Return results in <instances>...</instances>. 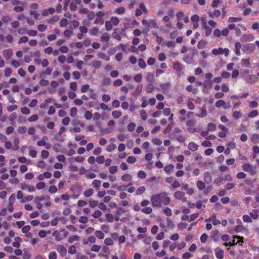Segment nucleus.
<instances>
[{"instance_id": "35", "label": "nucleus", "mask_w": 259, "mask_h": 259, "mask_svg": "<svg viewBox=\"0 0 259 259\" xmlns=\"http://www.w3.org/2000/svg\"><path fill=\"white\" fill-rule=\"evenodd\" d=\"M94 193V190L90 188L88 190H87L85 191H84L83 192V195L85 197H91Z\"/></svg>"}, {"instance_id": "34", "label": "nucleus", "mask_w": 259, "mask_h": 259, "mask_svg": "<svg viewBox=\"0 0 259 259\" xmlns=\"http://www.w3.org/2000/svg\"><path fill=\"white\" fill-rule=\"evenodd\" d=\"M80 240V237L77 235H73L68 238V241L70 243H73L75 241H78Z\"/></svg>"}, {"instance_id": "63", "label": "nucleus", "mask_w": 259, "mask_h": 259, "mask_svg": "<svg viewBox=\"0 0 259 259\" xmlns=\"http://www.w3.org/2000/svg\"><path fill=\"white\" fill-rule=\"evenodd\" d=\"M38 119V116L37 114H33L30 116L28 118V121L29 122H34Z\"/></svg>"}, {"instance_id": "13", "label": "nucleus", "mask_w": 259, "mask_h": 259, "mask_svg": "<svg viewBox=\"0 0 259 259\" xmlns=\"http://www.w3.org/2000/svg\"><path fill=\"white\" fill-rule=\"evenodd\" d=\"M174 169V165L172 164H170L169 165H166L164 167V171L168 175H170V174H171L173 172Z\"/></svg>"}, {"instance_id": "30", "label": "nucleus", "mask_w": 259, "mask_h": 259, "mask_svg": "<svg viewBox=\"0 0 259 259\" xmlns=\"http://www.w3.org/2000/svg\"><path fill=\"white\" fill-rule=\"evenodd\" d=\"M110 38V36L106 32L104 33L100 37L101 41L103 42H107L109 40Z\"/></svg>"}, {"instance_id": "29", "label": "nucleus", "mask_w": 259, "mask_h": 259, "mask_svg": "<svg viewBox=\"0 0 259 259\" xmlns=\"http://www.w3.org/2000/svg\"><path fill=\"white\" fill-rule=\"evenodd\" d=\"M77 109L75 107H73L70 109V115L72 117H75L77 114Z\"/></svg>"}, {"instance_id": "18", "label": "nucleus", "mask_w": 259, "mask_h": 259, "mask_svg": "<svg viewBox=\"0 0 259 259\" xmlns=\"http://www.w3.org/2000/svg\"><path fill=\"white\" fill-rule=\"evenodd\" d=\"M48 140V138L46 136L42 137L41 140L37 141V144L38 146H44L46 145V141Z\"/></svg>"}, {"instance_id": "26", "label": "nucleus", "mask_w": 259, "mask_h": 259, "mask_svg": "<svg viewBox=\"0 0 259 259\" xmlns=\"http://www.w3.org/2000/svg\"><path fill=\"white\" fill-rule=\"evenodd\" d=\"M148 27L158 28V26L154 20L150 19L149 20Z\"/></svg>"}, {"instance_id": "61", "label": "nucleus", "mask_w": 259, "mask_h": 259, "mask_svg": "<svg viewBox=\"0 0 259 259\" xmlns=\"http://www.w3.org/2000/svg\"><path fill=\"white\" fill-rule=\"evenodd\" d=\"M49 192L51 194L56 193L57 192V188L55 185H52L49 187Z\"/></svg>"}, {"instance_id": "38", "label": "nucleus", "mask_w": 259, "mask_h": 259, "mask_svg": "<svg viewBox=\"0 0 259 259\" xmlns=\"http://www.w3.org/2000/svg\"><path fill=\"white\" fill-rule=\"evenodd\" d=\"M121 180L124 182H128L132 180V177L131 175L126 174L123 175L121 178Z\"/></svg>"}, {"instance_id": "33", "label": "nucleus", "mask_w": 259, "mask_h": 259, "mask_svg": "<svg viewBox=\"0 0 259 259\" xmlns=\"http://www.w3.org/2000/svg\"><path fill=\"white\" fill-rule=\"evenodd\" d=\"M50 197L49 196H47L46 197L44 196H36L35 198L34 202H40V201H42L45 200H50Z\"/></svg>"}, {"instance_id": "39", "label": "nucleus", "mask_w": 259, "mask_h": 259, "mask_svg": "<svg viewBox=\"0 0 259 259\" xmlns=\"http://www.w3.org/2000/svg\"><path fill=\"white\" fill-rule=\"evenodd\" d=\"M2 22L6 25H8L9 22H10L12 20L11 18L8 16H5L3 17L2 19Z\"/></svg>"}, {"instance_id": "6", "label": "nucleus", "mask_w": 259, "mask_h": 259, "mask_svg": "<svg viewBox=\"0 0 259 259\" xmlns=\"http://www.w3.org/2000/svg\"><path fill=\"white\" fill-rule=\"evenodd\" d=\"M20 189L22 190H26L31 193L35 191L36 188L32 185H29L25 183H22L20 185Z\"/></svg>"}, {"instance_id": "4", "label": "nucleus", "mask_w": 259, "mask_h": 259, "mask_svg": "<svg viewBox=\"0 0 259 259\" xmlns=\"http://www.w3.org/2000/svg\"><path fill=\"white\" fill-rule=\"evenodd\" d=\"M229 50L228 48H222L221 47L213 49L212 50V53L215 56L224 54L225 56H227L229 55Z\"/></svg>"}, {"instance_id": "9", "label": "nucleus", "mask_w": 259, "mask_h": 259, "mask_svg": "<svg viewBox=\"0 0 259 259\" xmlns=\"http://www.w3.org/2000/svg\"><path fill=\"white\" fill-rule=\"evenodd\" d=\"M205 222H211L213 225H217L221 223V221L217 219L216 215L215 214H212L209 219H205Z\"/></svg>"}, {"instance_id": "8", "label": "nucleus", "mask_w": 259, "mask_h": 259, "mask_svg": "<svg viewBox=\"0 0 259 259\" xmlns=\"http://www.w3.org/2000/svg\"><path fill=\"white\" fill-rule=\"evenodd\" d=\"M244 80L248 83H252L257 81L258 78L255 75H246L244 76Z\"/></svg>"}, {"instance_id": "51", "label": "nucleus", "mask_w": 259, "mask_h": 259, "mask_svg": "<svg viewBox=\"0 0 259 259\" xmlns=\"http://www.w3.org/2000/svg\"><path fill=\"white\" fill-rule=\"evenodd\" d=\"M125 12V8L123 7H119L117 8L115 11V14H117L119 15L123 14Z\"/></svg>"}, {"instance_id": "7", "label": "nucleus", "mask_w": 259, "mask_h": 259, "mask_svg": "<svg viewBox=\"0 0 259 259\" xmlns=\"http://www.w3.org/2000/svg\"><path fill=\"white\" fill-rule=\"evenodd\" d=\"M174 196L176 199H179L182 202H184L187 201V198L185 197V193L183 191H177L174 194Z\"/></svg>"}, {"instance_id": "10", "label": "nucleus", "mask_w": 259, "mask_h": 259, "mask_svg": "<svg viewBox=\"0 0 259 259\" xmlns=\"http://www.w3.org/2000/svg\"><path fill=\"white\" fill-rule=\"evenodd\" d=\"M255 49V46L253 44H248L244 47L243 51L247 54H250Z\"/></svg>"}, {"instance_id": "48", "label": "nucleus", "mask_w": 259, "mask_h": 259, "mask_svg": "<svg viewBox=\"0 0 259 259\" xmlns=\"http://www.w3.org/2000/svg\"><path fill=\"white\" fill-rule=\"evenodd\" d=\"M206 44V41L203 39H201L200 41L198 42L197 47L199 49H202L205 48Z\"/></svg>"}, {"instance_id": "57", "label": "nucleus", "mask_w": 259, "mask_h": 259, "mask_svg": "<svg viewBox=\"0 0 259 259\" xmlns=\"http://www.w3.org/2000/svg\"><path fill=\"white\" fill-rule=\"evenodd\" d=\"M118 167L117 166H111L109 168V172L111 174H115L117 172Z\"/></svg>"}, {"instance_id": "44", "label": "nucleus", "mask_w": 259, "mask_h": 259, "mask_svg": "<svg viewBox=\"0 0 259 259\" xmlns=\"http://www.w3.org/2000/svg\"><path fill=\"white\" fill-rule=\"evenodd\" d=\"M217 127L215 125L212 123H209L207 124V130L210 132H214L216 130Z\"/></svg>"}, {"instance_id": "36", "label": "nucleus", "mask_w": 259, "mask_h": 259, "mask_svg": "<svg viewBox=\"0 0 259 259\" xmlns=\"http://www.w3.org/2000/svg\"><path fill=\"white\" fill-rule=\"evenodd\" d=\"M99 31V30L98 27H93V28H92L90 30L89 33H90V35H91V36H96L97 35Z\"/></svg>"}, {"instance_id": "16", "label": "nucleus", "mask_w": 259, "mask_h": 259, "mask_svg": "<svg viewBox=\"0 0 259 259\" xmlns=\"http://www.w3.org/2000/svg\"><path fill=\"white\" fill-rule=\"evenodd\" d=\"M59 20V17L58 15L53 16L50 19L47 20V22L50 24L54 25Z\"/></svg>"}, {"instance_id": "14", "label": "nucleus", "mask_w": 259, "mask_h": 259, "mask_svg": "<svg viewBox=\"0 0 259 259\" xmlns=\"http://www.w3.org/2000/svg\"><path fill=\"white\" fill-rule=\"evenodd\" d=\"M198 145L194 142H190L188 145V148L192 152H194L197 150Z\"/></svg>"}, {"instance_id": "24", "label": "nucleus", "mask_w": 259, "mask_h": 259, "mask_svg": "<svg viewBox=\"0 0 259 259\" xmlns=\"http://www.w3.org/2000/svg\"><path fill=\"white\" fill-rule=\"evenodd\" d=\"M241 48V44L239 42H237L235 44V52L238 56H240L241 53L240 50Z\"/></svg>"}, {"instance_id": "46", "label": "nucleus", "mask_w": 259, "mask_h": 259, "mask_svg": "<svg viewBox=\"0 0 259 259\" xmlns=\"http://www.w3.org/2000/svg\"><path fill=\"white\" fill-rule=\"evenodd\" d=\"M245 228L243 225H237L235 228V231L236 233L242 232L245 231Z\"/></svg>"}, {"instance_id": "31", "label": "nucleus", "mask_w": 259, "mask_h": 259, "mask_svg": "<svg viewBox=\"0 0 259 259\" xmlns=\"http://www.w3.org/2000/svg\"><path fill=\"white\" fill-rule=\"evenodd\" d=\"M196 186L198 189L200 190H203L205 188V183L200 180H199L197 182Z\"/></svg>"}, {"instance_id": "49", "label": "nucleus", "mask_w": 259, "mask_h": 259, "mask_svg": "<svg viewBox=\"0 0 259 259\" xmlns=\"http://www.w3.org/2000/svg\"><path fill=\"white\" fill-rule=\"evenodd\" d=\"M152 142L153 143V144L157 146L161 145L162 143V140L157 138H153L152 140Z\"/></svg>"}, {"instance_id": "47", "label": "nucleus", "mask_w": 259, "mask_h": 259, "mask_svg": "<svg viewBox=\"0 0 259 259\" xmlns=\"http://www.w3.org/2000/svg\"><path fill=\"white\" fill-rule=\"evenodd\" d=\"M102 212L97 209V210H96L92 214V217H94V218H96V219H98L99 218L101 215H102Z\"/></svg>"}, {"instance_id": "21", "label": "nucleus", "mask_w": 259, "mask_h": 259, "mask_svg": "<svg viewBox=\"0 0 259 259\" xmlns=\"http://www.w3.org/2000/svg\"><path fill=\"white\" fill-rule=\"evenodd\" d=\"M102 250L104 252V253L101 254V255L104 256L106 258H108V255L110 254V249L109 247L106 246H104L102 248Z\"/></svg>"}, {"instance_id": "62", "label": "nucleus", "mask_w": 259, "mask_h": 259, "mask_svg": "<svg viewBox=\"0 0 259 259\" xmlns=\"http://www.w3.org/2000/svg\"><path fill=\"white\" fill-rule=\"evenodd\" d=\"M145 191V188L144 186H140L136 191V193L137 195H141L143 194Z\"/></svg>"}, {"instance_id": "2", "label": "nucleus", "mask_w": 259, "mask_h": 259, "mask_svg": "<svg viewBox=\"0 0 259 259\" xmlns=\"http://www.w3.org/2000/svg\"><path fill=\"white\" fill-rule=\"evenodd\" d=\"M125 34V30L124 28H115L114 31L112 34V37L118 41H120L121 39V35Z\"/></svg>"}, {"instance_id": "60", "label": "nucleus", "mask_w": 259, "mask_h": 259, "mask_svg": "<svg viewBox=\"0 0 259 259\" xmlns=\"http://www.w3.org/2000/svg\"><path fill=\"white\" fill-rule=\"evenodd\" d=\"M96 237L99 239H102L104 238V234L101 231H96L95 232Z\"/></svg>"}, {"instance_id": "22", "label": "nucleus", "mask_w": 259, "mask_h": 259, "mask_svg": "<svg viewBox=\"0 0 259 259\" xmlns=\"http://www.w3.org/2000/svg\"><path fill=\"white\" fill-rule=\"evenodd\" d=\"M221 14V11L219 10H215L213 12L209 13V17L213 18L214 17H218Z\"/></svg>"}, {"instance_id": "41", "label": "nucleus", "mask_w": 259, "mask_h": 259, "mask_svg": "<svg viewBox=\"0 0 259 259\" xmlns=\"http://www.w3.org/2000/svg\"><path fill=\"white\" fill-rule=\"evenodd\" d=\"M249 215L251 219L252 218L253 220H256L258 217V212L256 210H254L252 212H250Z\"/></svg>"}, {"instance_id": "56", "label": "nucleus", "mask_w": 259, "mask_h": 259, "mask_svg": "<svg viewBox=\"0 0 259 259\" xmlns=\"http://www.w3.org/2000/svg\"><path fill=\"white\" fill-rule=\"evenodd\" d=\"M106 219L108 222L113 223L114 221L113 215L111 213H106L105 215Z\"/></svg>"}, {"instance_id": "53", "label": "nucleus", "mask_w": 259, "mask_h": 259, "mask_svg": "<svg viewBox=\"0 0 259 259\" xmlns=\"http://www.w3.org/2000/svg\"><path fill=\"white\" fill-rule=\"evenodd\" d=\"M141 211L145 214H150L152 211V209L150 207H145L142 208Z\"/></svg>"}, {"instance_id": "3", "label": "nucleus", "mask_w": 259, "mask_h": 259, "mask_svg": "<svg viewBox=\"0 0 259 259\" xmlns=\"http://www.w3.org/2000/svg\"><path fill=\"white\" fill-rule=\"evenodd\" d=\"M243 242V238L238 236H234L232 241L226 242L224 245L227 246H233L237 244H241Z\"/></svg>"}, {"instance_id": "54", "label": "nucleus", "mask_w": 259, "mask_h": 259, "mask_svg": "<svg viewBox=\"0 0 259 259\" xmlns=\"http://www.w3.org/2000/svg\"><path fill=\"white\" fill-rule=\"evenodd\" d=\"M140 115L141 118L143 120H146L147 119V114L144 110H141L140 111Z\"/></svg>"}, {"instance_id": "52", "label": "nucleus", "mask_w": 259, "mask_h": 259, "mask_svg": "<svg viewBox=\"0 0 259 259\" xmlns=\"http://www.w3.org/2000/svg\"><path fill=\"white\" fill-rule=\"evenodd\" d=\"M105 28L106 30L110 31L112 29L113 27V25L111 23V21H107L105 23Z\"/></svg>"}, {"instance_id": "42", "label": "nucleus", "mask_w": 259, "mask_h": 259, "mask_svg": "<svg viewBox=\"0 0 259 259\" xmlns=\"http://www.w3.org/2000/svg\"><path fill=\"white\" fill-rule=\"evenodd\" d=\"M59 23L61 27H65L68 24V21L66 18H63L61 19Z\"/></svg>"}, {"instance_id": "5", "label": "nucleus", "mask_w": 259, "mask_h": 259, "mask_svg": "<svg viewBox=\"0 0 259 259\" xmlns=\"http://www.w3.org/2000/svg\"><path fill=\"white\" fill-rule=\"evenodd\" d=\"M242 168L243 171L245 172H249L251 176L255 175L257 172L256 167H253L250 164H244L242 166Z\"/></svg>"}, {"instance_id": "50", "label": "nucleus", "mask_w": 259, "mask_h": 259, "mask_svg": "<svg viewBox=\"0 0 259 259\" xmlns=\"http://www.w3.org/2000/svg\"><path fill=\"white\" fill-rule=\"evenodd\" d=\"M196 124V121L193 119H191L189 120H188L186 121V125L188 127H191V126H194V125Z\"/></svg>"}, {"instance_id": "11", "label": "nucleus", "mask_w": 259, "mask_h": 259, "mask_svg": "<svg viewBox=\"0 0 259 259\" xmlns=\"http://www.w3.org/2000/svg\"><path fill=\"white\" fill-rule=\"evenodd\" d=\"M12 54L13 52L10 49L5 50L3 52V56L7 60H9L11 58Z\"/></svg>"}, {"instance_id": "20", "label": "nucleus", "mask_w": 259, "mask_h": 259, "mask_svg": "<svg viewBox=\"0 0 259 259\" xmlns=\"http://www.w3.org/2000/svg\"><path fill=\"white\" fill-rule=\"evenodd\" d=\"M215 254L219 259H222L224 257V251L221 249H217L215 250Z\"/></svg>"}, {"instance_id": "58", "label": "nucleus", "mask_w": 259, "mask_h": 259, "mask_svg": "<svg viewBox=\"0 0 259 259\" xmlns=\"http://www.w3.org/2000/svg\"><path fill=\"white\" fill-rule=\"evenodd\" d=\"M208 236L206 234H205V233L202 234L201 235L200 238L201 242L202 243H205L206 242L207 240L208 239Z\"/></svg>"}, {"instance_id": "12", "label": "nucleus", "mask_w": 259, "mask_h": 259, "mask_svg": "<svg viewBox=\"0 0 259 259\" xmlns=\"http://www.w3.org/2000/svg\"><path fill=\"white\" fill-rule=\"evenodd\" d=\"M204 181L206 184H209L212 181V177L209 171H206L204 173Z\"/></svg>"}, {"instance_id": "59", "label": "nucleus", "mask_w": 259, "mask_h": 259, "mask_svg": "<svg viewBox=\"0 0 259 259\" xmlns=\"http://www.w3.org/2000/svg\"><path fill=\"white\" fill-rule=\"evenodd\" d=\"M50 233V231L47 232L45 230H40L38 232V236L41 238H45L47 235Z\"/></svg>"}, {"instance_id": "43", "label": "nucleus", "mask_w": 259, "mask_h": 259, "mask_svg": "<svg viewBox=\"0 0 259 259\" xmlns=\"http://www.w3.org/2000/svg\"><path fill=\"white\" fill-rule=\"evenodd\" d=\"M136 124L134 122H130L127 126L128 131L130 132H133L135 130Z\"/></svg>"}, {"instance_id": "55", "label": "nucleus", "mask_w": 259, "mask_h": 259, "mask_svg": "<svg viewBox=\"0 0 259 259\" xmlns=\"http://www.w3.org/2000/svg\"><path fill=\"white\" fill-rule=\"evenodd\" d=\"M241 113L239 111H235L233 112V117L235 119H238L241 117Z\"/></svg>"}, {"instance_id": "19", "label": "nucleus", "mask_w": 259, "mask_h": 259, "mask_svg": "<svg viewBox=\"0 0 259 259\" xmlns=\"http://www.w3.org/2000/svg\"><path fill=\"white\" fill-rule=\"evenodd\" d=\"M101 185V182L98 180H94L92 183V186L96 190H99Z\"/></svg>"}, {"instance_id": "40", "label": "nucleus", "mask_w": 259, "mask_h": 259, "mask_svg": "<svg viewBox=\"0 0 259 259\" xmlns=\"http://www.w3.org/2000/svg\"><path fill=\"white\" fill-rule=\"evenodd\" d=\"M110 21H111L112 25L117 26L119 23V19L117 17H112L110 19Z\"/></svg>"}, {"instance_id": "37", "label": "nucleus", "mask_w": 259, "mask_h": 259, "mask_svg": "<svg viewBox=\"0 0 259 259\" xmlns=\"http://www.w3.org/2000/svg\"><path fill=\"white\" fill-rule=\"evenodd\" d=\"M154 90V87L153 84L151 83H149L146 85V91L148 93H150L152 92Z\"/></svg>"}, {"instance_id": "45", "label": "nucleus", "mask_w": 259, "mask_h": 259, "mask_svg": "<svg viewBox=\"0 0 259 259\" xmlns=\"http://www.w3.org/2000/svg\"><path fill=\"white\" fill-rule=\"evenodd\" d=\"M19 139L18 137H15L14 139L13 143L14 144V146L13 147L14 150H17L19 148Z\"/></svg>"}, {"instance_id": "1", "label": "nucleus", "mask_w": 259, "mask_h": 259, "mask_svg": "<svg viewBox=\"0 0 259 259\" xmlns=\"http://www.w3.org/2000/svg\"><path fill=\"white\" fill-rule=\"evenodd\" d=\"M170 199L167 193L161 192L152 195L151 197L152 205L154 207H161L162 205H167Z\"/></svg>"}, {"instance_id": "27", "label": "nucleus", "mask_w": 259, "mask_h": 259, "mask_svg": "<svg viewBox=\"0 0 259 259\" xmlns=\"http://www.w3.org/2000/svg\"><path fill=\"white\" fill-rule=\"evenodd\" d=\"M57 250L61 254L62 256H64L67 250L65 247L63 245H59L57 247Z\"/></svg>"}, {"instance_id": "23", "label": "nucleus", "mask_w": 259, "mask_h": 259, "mask_svg": "<svg viewBox=\"0 0 259 259\" xmlns=\"http://www.w3.org/2000/svg\"><path fill=\"white\" fill-rule=\"evenodd\" d=\"M22 241V239L19 237H16L15 238V241L12 243L14 247H19L20 246V242Z\"/></svg>"}, {"instance_id": "15", "label": "nucleus", "mask_w": 259, "mask_h": 259, "mask_svg": "<svg viewBox=\"0 0 259 259\" xmlns=\"http://www.w3.org/2000/svg\"><path fill=\"white\" fill-rule=\"evenodd\" d=\"M170 83L169 82L161 83L160 84V89L165 93L170 87Z\"/></svg>"}, {"instance_id": "25", "label": "nucleus", "mask_w": 259, "mask_h": 259, "mask_svg": "<svg viewBox=\"0 0 259 259\" xmlns=\"http://www.w3.org/2000/svg\"><path fill=\"white\" fill-rule=\"evenodd\" d=\"M96 240V239L95 236H89L88 237L87 240H83V243L84 244H87L89 242H90L91 243L93 244V243H95Z\"/></svg>"}, {"instance_id": "32", "label": "nucleus", "mask_w": 259, "mask_h": 259, "mask_svg": "<svg viewBox=\"0 0 259 259\" xmlns=\"http://www.w3.org/2000/svg\"><path fill=\"white\" fill-rule=\"evenodd\" d=\"M201 113L200 114H197L196 115V116L203 118L206 116L207 115V112L205 108L202 107L200 109Z\"/></svg>"}, {"instance_id": "17", "label": "nucleus", "mask_w": 259, "mask_h": 259, "mask_svg": "<svg viewBox=\"0 0 259 259\" xmlns=\"http://www.w3.org/2000/svg\"><path fill=\"white\" fill-rule=\"evenodd\" d=\"M203 27L205 30V35L207 36H209L212 32V29L207 25L205 22H203Z\"/></svg>"}, {"instance_id": "64", "label": "nucleus", "mask_w": 259, "mask_h": 259, "mask_svg": "<svg viewBox=\"0 0 259 259\" xmlns=\"http://www.w3.org/2000/svg\"><path fill=\"white\" fill-rule=\"evenodd\" d=\"M251 140L254 143H257L259 142V136L257 134H254L251 138Z\"/></svg>"}, {"instance_id": "28", "label": "nucleus", "mask_w": 259, "mask_h": 259, "mask_svg": "<svg viewBox=\"0 0 259 259\" xmlns=\"http://www.w3.org/2000/svg\"><path fill=\"white\" fill-rule=\"evenodd\" d=\"M111 114L114 119H118L121 116L122 113L119 110H114L112 112Z\"/></svg>"}]
</instances>
